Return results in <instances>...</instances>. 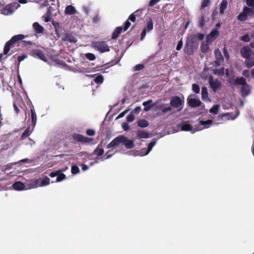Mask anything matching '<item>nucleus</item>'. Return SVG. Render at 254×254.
Returning <instances> with one entry per match:
<instances>
[{
	"instance_id": "nucleus-1",
	"label": "nucleus",
	"mask_w": 254,
	"mask_h": 254,
	"mask_svg": "<svg viewBox=\"0 0 254 254\" xmlns=\"http://www.w3.org/2000/svg\"><path fill=\"white\" fill-rule=\"evenodd\" d=\"M235 82L237 85H241L242 86L241 93L243 97L245 98L250 94L251 91V86L247 83L246 80L244 77H237Z\"/></svg>"
},
{
	"instance_id": "nucleus-2",
	"label": "nucleus",
	"mask_w": 254,
	"mask_h": 254,
	"mask_svg": "<svg viewBox=\"0 0 254 254\" xmlns=\"http://www.w3.org/2000/svg\"><path fill=\"white\" fill-rule=\"evenodd\" d=\"M50 183V180L47 177L33 180L29 183V189H35L39 187L46 186L48 185Z\"/></svg>"
},
{
	"instance_id": "nucleus-3",
	"label": "nucleus",
	"mask_w": 254,
	"mask_h": 254,
	"mask_svg": "<svg viewBox=\"0 0 254 254\" xmlns=\"http://www.w3.org/2000/svg\"><path fill=\"white\" fill-rule=\"evenodd\" d=\"M254 14V8L249 6H245L242 12L239 14L237 18L239 21H244L247 19L248 16H252Z\"/></svg>"
},
{
	"instance_id": "nucleus-4",
	"label": "nucleus",
	"mask_w": 254,
	"mask_h": 254,
	"mask_svg": "<svg viewBox=\"0 0 254 254\" xmlns=\"http://www.w3.org/2000/svg\"><path fill=\"white\" fill-rule=\"evenodd\" d=\"M156 143V140L152 141L149 144L147 149L144 148L141 150L137 151L132 153V155L135 156H144L148 155L150 152L152 150L153 147L155 145Z\"/></svg>"
},
{
	"instance_id": "nucleus-5",
	"label": "nucleus",
	"mask_w": 254,
	"mask_h": 254,
	"mask_svg": "<svg viewBox=\"0 0 254 254\" xmlns=\"http://www.w3.org/2000/svg\"><path fill=\"white\" fill-rule=\"evenodd\" d=\"M94 48L100 53H105L110 51L109 47L105 42L98 41L92 43Z\"/></svg>"
},
{
	"instance_id": "nucleus-6",
	"label": "nucleus",
	"mask_w": 254,
	"mask_h": 254,
	"mask_svg": "<svg viewBox=\"0 0 254 254\" xmlns=\"http://www.w3.org/2000/svg\"><path fill=\"white\" fill-rule=\"evenodd\" d=\"M19 6L20 4L18 2H14L7 4L2 9V13L5 15L11 14Z\"/></svg>"
},
{
	"instance_id": "nucleus-7",
	"label": "nucleus",
	"mask_w": 254,
	"mask_h": 254,
	"mask_svg": "<svg viewBox=\"0 0 254 254\" xmlns=\"http://www.w3.org/2000/svg\"><path fill=\"white\" fill-rule=\"evenodd\" d=\"M209 84L210 87L214 92L221 89L222 84L220 81L218 79H214L212 76L209 77Z\"/></svg>"
},
{
	"instance_id": "nucleus-8",
	"label": "nucleus",
	"mask_w": 254,
	"mask_h": 254,
	"mask_svg": "<svg viewBox=\"0 0 254 254\" xmlns=\"http://www.w3.org/2000/svg\"><path fill=\"white\" fill-rule=\"evenodd\" d=\"M194 95H190L187 98V102L188 105L192 108L198 107L201 106L202 105H203V103L199 100V98H195L193 97Z\"/></svg>"
},
{
	"instance_id": "nucleus-9",
	"label": "nucleus",
	"mask_w": 254,
	"mask_h": 254,
	"mask_svg": "<svg viewBox=\"0 0 254 254\" xmlns=\"http://www.w3.org/2000/svg\"><path fill=\"white\" fill-rule=\"evenodd\" d=\"M63 170H58L51 173L49 176L51 178L57 177L56 182H60L66 179V176L63 173Z\"/></svg>"
},
{
	"instance_id": "nucleus-10",
	"label": "nucleus",
	"mask_w": 254,
	"mask_h": 254,
	"mask_svg": "<svg viewBox=\"0 0 254 254\" xmlns=\"http://www.w3.org/2000/svg\"><path fill=\"white\" fill-rule=\"evenodd\" d=\"M182 103L183 100L178 96H173L171 99V106L175 108H179V111H181L182 109Z\"/></svg>"
},
{
	"instance_id": "nucleus-11",
	"label": "nucleus",
	"mask_w": 254,
	"mask_h": 254,
	"mask_svg": "<svg viewBox=\"0 0 254 254\" xmlns=\"http://www.w3.org/2000/svg\"><path fill=\"white\" fill-rule=\"evenodd\" d=\"M213 122L211 120H208L207 121H200L199 122V125L202 126V127H200L199 126H197L195 128V130L192 131V133H193L197 131L201 130L203 129L208 128L210 127L212 125Z\"/></svg>"
},
{
	"instance_id": "nucleus-12",
	"label": "nucleus",
	"mask_w": 254,
	"mask_h": 254,
	"mask_svg": "<svg viewBox=\"0 0 254 254\" xmlns=\"http://www.w3.org/2000/svg\"><path fill=\"white\" fill-rule=\"evenodd\" d=\"M219 31L216 29H214L206 37V42L208 43H211L214 41L218 36Z\"/></svg>"
},
{
	"instance_id": "nucleus-13",
	"label": "nucleus",
	"mask_w": 254,
	"mask_h": 254,
	"mask_svg": "<svg viewBox=\"0 0 254 254\" xmlns=\"http://www.w3.org/2000/svg\"><path fill=\"white\" fill-rule=\"evenodd\" d=\"M123 135H120L115 138L108 145H107L108 148H110L119 145L120 144L122 143Z\"/></svg>"
},
{
	"instance_id": "nucleus-14",
	"label": "nucleus",
	"mask_w": 254,
	"mask_h": 254,
	"mask_svg": "<svg viewBox=\"0 0 254 254\" xmlns=\"http://www.w3.org/2000/svg\"><path fill=\"white\" fill-rule=\"evenodd\" d=\"M32 55L35 58H39L44 62H47V60L44 53L40 50H35L32 51Z\"/></svg>"
},
{
	"instance_id": "nucleus-15",
	"label": "nucleus",
	"mask_w": 254,
	"mask_h": 254,
	"mask_svg": "<svg viewBox=\"0 0 254 254\" xmlns=\"http://www.w3.org/2000/svg\"><path fill=\"white\" fill-rule=\"evenodd\" d=\"M201 99L202 100H203L205 102H211V99L208 96V91H207V88L205 86H203L201 88Z\"/></svg>"
},
{
	"instance_id": "nucleus-16",
	"label": "nucleus",
	"mask_w": 254,
	"mask_h": 254,
	"mask_svg": "<svg viewBox=\"0 0 254 254\" xmlns=\"http://www.w3.org/2000/svg\"><path fill=\"white\" fill-rule=\"evenodd\" d=\"M72 137L74 139L77 140L78 141L84 143L89 142L91 140L90 138L85 137L81 134L77 133L73 134Z\"/></svg>"
},
{
	"instance_id": "nucleus-17",
	"label": "nucleus",
	"mask_w": 254,
	"mask_h": 254,
	"mask_svg": "<svg viewBox=\"0 0 254 254\" xmlns=\"http://www.w3.org/2000/svg\"><path fill=\"white\" fill-rule=\"evenodd\" d=\"M214 55L216 58V64L220 65L223 62V58L220 51L218 49H215L214 51Z\"/></svg>"
},
{
	"instance_id": "nucleus-18",
	"label": "nucleus",
	"mask_w": 254,
	"mask_h": 254,
	"mask_svg": "<svg viewBox=\"0 0 254 254\" xmlns=\"http://www.w3.org/2000/svg\"><path fill=\"white\" fill-rule=\"evenodd\" d=\"M122 144L125 145L127 149H131L134 146V140L128 139L127 137L123 135Z\"/></svg>"
},
{
	"instance_id": "nucleus-19",
	"label": "nucleus",
	"mask_w": 254,
	"mask_h": 254,
	"mask_svg": "<svg viewBox=\"0 0 254 254\" xmlns=\"http://www.w3.org/2000/svg\"><path fill=\"white\" fill-rule=\"evenodd\" d=\"M241 53L242 57L246 59L251 57L252 54V50L250 48L248 47H245L241 49Z\"/></svg>"
},
{
	"instance_id": "nucleus-20",
	"label": "nucleus",
	"mask_w": 254,
	"mask_h": 254,
	"mask_svg": "<svg viewBox=\"0 0 254 254\" xmlns=\"http://www.w3.org/2000/svg\"><path fill=\"white\" fill-rule=\"evenodd\" d=\"M152 103V100H148L146 101L143 102L142 105L144 106V111L148 112L150 111L152 108L154 106V104H151Z\"/></svg>"
},
{
	"instance_id": "nucleus-21",
	"label": "nucleus",
	"mask_w": 254,
	"mask_h": 254,
	"mask_svg": "<svg viewBox=\"0 0 254 254\" xmlns=\"http://www.w3.org/2000/svg\"><path fill=\"white\" fill-rule=\"evenodd\" d=\"M181 130L183 131H190L192 132L195 129H192V126L187 122L182 123L181 125Z\"/></svg>"
},
{
	"instance_id": "nucleus-22",
	"label": "nucleus",
	"mask_w": 254,
	"mask_h": 254,
	"mask_svg": "<svg viewBox=\"0 0 254 254\" xmlns=\"http://www.w3.org/2000/svg\"><path fill=\"white\" fill-rule=\"evenodd\" d=\"M64 12L67 15L74 14L76 12V10L72 5H67L65 9Z\"/></svg>"
},
{
	"instance_id": "nucleus-23",
	"label": "nucleus",
	"mask_w": 254,
	"mask_h": 254,
	"mask_svg": "<svg viewBox=\"0 0 254 254\" xmlns=\"http://www.w3.org/2000/svg\"><path fill=\"white\" fill-rule=\"evenodd\" d=\"M33 28L37 33L41 34L43 33L44 28L41 26L38 22H34L33 24Z\"/></svg>"
},
{
	"instance_id": "nucleus-24",
	"label": "nucleus",
	"mask_w": 254,
	"mask_h": 254,
	"mask_svg": "<svg viewBox=\"0 0 254 254\" xmlns=\"http://www.w3.org/2000/svg\"><path fill=\"white\" fill-rule=\"evenodd\" d=\"M12 187L16 190H22L25 188V185L21 182H16L13 184Z\"/></svg>"
},
{
	"instance_id": "nucleus-25",
	"label": "nucleus",
	"mask_w": 254,
	"mask_h": 254,
	"mask_svg": "<svg viewBox=\"0 0 254 254\" xmlns=\"http://www.w3.org/2000/svg\"><path fill=\"white\" fill-rule=\"evenodd\" d=\"M137 137L138 138H147L149 137V133L144 130H138L136 132Z\"/></svg>"
},
{
	"instance_id": "nucleus-26",
	"label": "nucleus",
	"mask_w": 254,
	"mask_h": 254,
	"mask_svg": "<svg viewBox=\"0 0 254 254\" xmlns=\"http://www.w3.org/2000/svg\"><path fill=\"white\" fill-rule=\"evenodd\" d=\"M122 31L123 28L122 27H117L112 34V38L113 39H116L118 37L119 35L121 33Z\"/></svg>"
},
{
	"instance_id": "nucleus-27",
	"label": "nucleus",
	"mask_w": 254,
	"mask_h": 254,
	"mask_svg": "<svg viewBox=\"0 0 254 254\" xmlns=\"http://www.w3.org/2000/svg\"><path fill=\"white\" fill-rule=\"evenodd\" d=\"M245 64L248 67H251L254 65V57H249L246 59Z\"/></svg>"
},
{
	"instance_id": "nucleus-28",
	"label": "nucleus",
	"mask_w": 254,
	"mask_h": 254,
	"mask_svg": "<svg viewBox=\"0 0 254 254\" xmlns=\"http://www.w3.org/2000/svg\"><path fill=\"white\" fill-rule=\"evenodd\" d=\"M31 114L32 125H33V127H34L35 126L36 124L37 116H36V114L34 109L31 110Z\"/></svg>"
},
{
	"instance_id": "nucleus-29",
	"label": "nucleus",
	"mask_w": 254,
	"mask_h": 254,
	"mask_svg": "<svg viewBox=\"0 0 254 254\" xmlns=\"http://www.w3.org/2000/svg\"><path fill=\"white\" fill-rule=\"evenodd\" d=\"M227 1L226 0H223L221 3L220 7V13L221 14H223L224 10L226 9L227 7Z\"/></svg>"
},
{
	"instance_id": "nucleus-30",
	"label": "nucleus",
	"mask_w": 254,
	"mask_h": 254,
	"mask_svg": "<svg viewBox=\"0 0 254 254\" xmlns=\"http://www.w3.org/2000/svg\"><path fill=\"white\" fill-rule=\"evenodd\" d=\"M219 108V105L218 104L214 105L210 110L209 112L212 114H217Z\"/></svg>"
},
{
	"instance_id": "nucleus-31",
	"label": "nucleus",
	"mask_w": 254,
	"mask_h": 254,
	"mask_svg": "<svg viewBox=\"0 0 254 254\" xmlns=\"http://www.w3.org/2000/svg\"><path fill=\"white\" fill-rule=\"evenodd\" d=\"M33 128H34L33 127L31 129H30V128L29 127L27 128L25 130V131L23 132V133L22 134V137L24 138L27 136H28L31 133V132L33 131Z\"/></svg>"
},
{
	"instance_id": "nucleus-32",
	"label": "nucleus",
	"mask_w": 254,
	"mask_h": 254,
	"mask_svg": "<svg viewBox=\"0 0 254 254\" xmlns=\"http://www.w3.org/2000/svg\"><path fill=\"white\" fill-rule=\"evenodd\" d=\"M104 78L102 75H97L94 79V81L97 84H102L103 82Z\"/></svg>"
},
{
	"instance_id": "nucleus-33",
	"label": "nucleus",
	"mask_w": 254,
	"mask_h": 254,
	"mask_svg": "<svg viewBox=\"0 0 254 254\" xmlns=\"http://www.w3.org/2000/svg\"><path fill=\"white\" fill-rule=\"evenodd\" d=\"M146 28L148 32L151 31L153 28V21L150 18L147 23V27Z\"/></svg>"
},
{
	"instance_id": "nucleus-34",
	"label": "nucleus",
	"mask_w": 254,
	"mask_h": 254,
	"mask_svg": "<svg viewBox=\"0 0 254 254\" xmlns=\"http://www.w3.org/2000/svg\"><path fill=\"white\" fill-rule=\"evenodd\" d=\"M148 122L144 120H140L138 123V126L141 127H145L148 126Z\"/></svg>"
},
{
	"instance_id": "nucleus-35",
	"label": "nucleus",
	"mask_w": 254,
	"mask_h": 254,
	"mask_svg": "<svg viewBox=\"0 0 254 254\" xmlns=\"http://www.w3.org/2000/svg\"><path fill=\"white\" fill-rule=\"evenodd\" d=\"M71 172L73 175H76L79 173V168L76 165H73L71 168Z\"/></svg>"
},
{
	"instance_id": "nucleus-36",
	"label": "nucleus",
	"mask_w": 254,
	"mask_h": 254,
	"mask_svg": "<svg viewBox=\"0 0 254 254\" xmlns=\"http://www.w3.org/2000/svg\"><path fill=\"white\" fill-rule=\"evenodd\" d=\"M94 153L95 155L100 156L104 153V150L98 147L94 150Z\"/></svg>"
},
{
	"instance_id": "nucleus-37",
	"label": "nucleus",
	"mask_w": 254,
	"mask_h": 254,
	"mask_svg": "<svg viewBox=\"0 0 254 254\" xmlns=\"http://www.w3.org/2000/svg\"><path fill=\"white\" fill-rule=\"evenodd\" d=\"M200 49L201 52L205 53L208 52L209 50V46L207 44H205L203 43L201 45Z\"/></svg>"
},
{
	"instance_id": "nucleus-38",
	"label": "nucleus",
	"mask_w": 254,
	"mask_h": 254,
	"mask_svg": "<svg viewBox=\"0 0 254 254\" xmlns=\"http://www.w3.org/2000/svg\"><path fill=\"white\" fill-rule=\"evenodd\" d=\"M224 73H225V72H224V68L217 69L215 70L214 71V73L215 75H219V76L223 75L224 74Z\"/></svg>"
},
{
	"instance_id": "nucleus-39",
	"label": "nucleus",
	"mask_w": 254,
	"mask_h": 254,
	"mask_svg": "<svg viewBox=\"0 0 254 254\" xmlns=\"http://www.w3.org/2000/svg\"><path fill=\"white\" fill-rule=\"evenodd\" d=\"M192 90L195 93H198L200 91V88L198 84H193L192 85Z\"/></svg>"
},
{
	"instance_id": "nucleus-40",
	"label": "nucleus",
	"mask_w": 254,
	"mask_h": 254,
	"mask_svg": "<svg viewBox=\"0 0 254 254\" xmlns=\"http://www.w3.org/2000/svg\"><path fill=\"white\" fill-rule=\"evenodd\" d=\"M85 56V57L90 61H94L96 58L95 55L92 53H86Z\"/></svg>"
},
{
	"instance_id": "nucleus-41",
	"label": "nucleus",
	"mask_w": 254,
	"mask_h": 254,
	"mask_svg": "<svg viewBox=\"0 0 254 254\" xmlns=\"http://www.w3.org/2000/svg\"><path fill=\"white\" fill-rule=\"evenodd\" d=\"M141 10H137L136 11H135L133 13H132L128 17V20H130L132 22H134L135 21V15H134L135 13H137L138 12H141Z\"/></svg>"
},
{
	"instance_id": "nucleus-42",
	"label": "nucleus",
	"mask_w": 254,
	"mask_h": 254,
	"mask_svg": "<svg viewBox=\"0 0 254 254\" xmlns=\"http://www.w3.org/2000/svg\"><path fill=\"white\" fill-rule=\"evenodd\" d=\"M193 37L194 38H197L198 41H201L203 39L204 35L202 33H198L196 35H193Z\"/></svg>"
},
{
	"instance_id": "nucleus-43",
	"label": "nucleus",
	"mask_w": 254,
	"mask_h": 254,
	"mask_svg": "<svg viewBox=\"0 0 254 254\" xmlns=\"http://www.w3.org/2000/svg\"><path fill=\"white\" fill-rule=\"evenodd\" d=\"M248 6L254 8V0H245Z\"/></svg>"
},
{
	"instance_id": "nucleus-44",
	"label": "nucleus",
	"mask_w": 254,
	"mask_h": 254,
	"mask_svg": "<svg viewBox=\"0 0 254 254\" xmlns=\"http://www.w3.org/2000/svg\"><path fill=\"white\" fill-rule=\"evenodd\" d=\"M241 40L245 42H248L250 41V37L248 34H245L242 36Z\"/></svg>"
},
{
	"instance_id": "nucleus-45",
	"label": "nucleus",
	"mask_w": 254,
	"mask_h": 254,
	"mask_svg": "<svg viewBox=\"0 0 254 254\" xmlns=\"http://www.w3.org/2000/svg\"><path fill=\"white\" fill-rule=\"evenodd\" d=\"M82 11L86 14H88L90 11V7L88 5H83L82 8Z\"/></svg>"
},
{
	"instance_id": "nucleus-46",
	"label": "nucleus",
	"mask_w": 254,
	"mask_h": 254,
	"mask_svg": "<svg viewBox=\"0 0 254 254\" xmlns=\"http://www.w3.org/2000/svg\"><path fill=\"white\" fill-rule=\"evenodd\" d=\"M144 66L143 64H138L136 65L134 67L133 70L134 71H139V70L142 69L144 68Z\"/></svg>"
},
{
	"instance_id": "nucleus-47",
	"label": "nucleus",
	"mask_w": 254,
	"mask_h": 254,
	"mask_svg": "<svg viewBox=\"0 0 254 254\" xmlns=\"http://www.w3.org/2000/svg\"><path fill=\"white\" fill-rule=\"evenodd\" d=\"M127 120L128 122H131L134 120V116L132 113L127 116Z\"/></svg>"
},
{
	"instance_id": "nucleus-48",
	"label": "nucleus",
	"mask_w": 254,
	"mask_h": 254,
	"mask_svg": "<svg viewBox=\"0 0 254 254\" xmlns=\"http://www.w3.org/2000/svg\"><path fill=\"white\" fill-rule=\"evenodd\" d=\"M129 109H127L126 110L120 113L117 117V119H120L124 117L125 115L129 111Z\"/></svg>"
},
{
	"instance_id": "nucleus-49",
	"label": "nucleus",
	"mask_w": 254,
	"mask_h": 254,
	"mask_svg": "<svg viewBox=\"0 0 254 254\" xmlns=\"http://www.w3.org/2000/svg\"><path fill=\"white\" fill-rule=\"evenodd\" d=\"M185 52L188 55H190L192 53V50L189 47V45L188 44L185 47Z\"/></svg>"
},
{
	"instance_id": "nucleus-50",
	"label": "nucleus",
	"mask_w": 254,
	"mask_h": 254,
	"mask_svg": "<svg viewBox=\"0 0 254 254\" xmlns=\"http://www.w3.org/2000/svg\"><path fill=\"white\" fill-rule=\"evenodd\" d=\"M86 133L88 135H89V136H93L95 134V131L93 129H88L87 130H86Z\"/></svg>"
},
{
	"instance_id": "nucleus-51",
	"label": "nucleus",
	"mask_w": 254,
	"mask_h": 254,
	"mask_svg": "<svg viewBox=\"0 0 254 254\" xmlns=\"http://www.w3.org/2000/svg\"><path fill=\"white\" fill-rule=\"evenodd\" d=\"M210 0H204L202 3L201 7L202 8H204L205 7L208 5L210 3Z\"/></svg>"
},
{
	"instance_id": "nucleus-52",
	"label": "nucleus",
	"mask_w": 254,
	"mask_h": 254,
	"mask_svg": "<svg viewBox=\"0 0 254 254\" xmlns=\"http://www.w3.org/2000/svg\"><path fill=\"white\" fill-rule=\"evenodd\" d=\"M27 58V56L26 55H22L21 56H18L17 59L18 62L20 63L23 61L24 60Z\"/></svg>"
},
{
	"instance_id": "nucleus-53",
	"label": "nucleus",
	"mask_w": 254,
	"mask_h": 254,
	"mask_svg": "<svg viewBox=\"0 0 254 254\" xmlns=\"http://www.w3.org/2000/svg\"><path fill=\"white\" fill-rule=\"evenodd\" d=\"M147 31V30H146V27H145V28L143 29V30H142V32H141V40H142L144 38V37H145L146 34V31Z\"/></svg>"
},
{
	"instance_id": "nucleus-54",
	"label": "nucleus",
	"mask_w": 254,
	"mask_h": 254,
	"mask_svg": "<svg viewBox=\"0 0 254 254\" xmlns=\"http://www.w3.org/2000/svg\"><path fill=\"white\" fill-rule=\"evenodd\" d=\"M122 127L125 131H127L129 129V126L127 123H123L122 125Z\"/></svg>"
},
{
	"instance_id": "nucleus-55",
	"label": "nucleus",
	"mask_w": 254,
	"mask_h": 254,
	"mask_svg": "<svg viewBox=\"0 0 254 254\" xmlns=\"http://www.w3.org/2000/svg\"><path fill=\"white\" fill-rule=\"evenodd\" d=\"M183 44V41L182 40L179 41L177 44L176 50L178 51H180L182 48Z\"/></svg>"
},
{
	"instance_id": "nucleus-56",
	"label": "nucleus",
	"mask_w": 254,
	"mask_h": 254,
	"mask_svg": "<svg viewBox=\"0 0 254 254\" xmlns=\"http://www.w3.org/2000/svg\"><path fill=\"white\" fill-rule=\"evenodd\" d=\"M160 0H151L149 3L150 6H153L156 3H157Z\"/></svg>"
},
{
	"instance_id": "nucleus-57",
	"label": "nucleus",
	"mask_w": 254,
	"mask_h": 254,
	"mask_svg": "<svg viewBox=\"0 0 254 254\" xmlns=\"http://www.w3.org/2000/svg\"><path fill=\"white\" fill-rule=\"evenodd\" d=\"M236 80V79H230L229 80V84L231 87H233L235 85L237 84L235 82Z\"/></svg>"
},
{
	"instance_id": "nucleus-58",
	"label": "nucleus",
	"mask_w": 254,
	"mask_h": 254,
	"mask_svg": "<svg viewBox=\"0 0 254 254\" xmlns=\"http://www.w3.org/2000/svg\"><path fill=\"white\" fill-rule=\"evenodd\" d=\"M223 54L226 59H228L229 58L228 52L225 47L223 48Z\"/></svg>"
},
{
	"instance_id": "nucleus-59",
	"label": "nucleus",
	"mask_w": 254,
	"mask_h": 254,
	"mask_svg": "<svg viewBox=\"0 0 254 254\" xmlns=\"http://www.w3.org/2000/svg\"><path fill=\"white\" fill-rule=\"evenodd\" d=\"M130 25V22L128 21V20L126 21V22H125V24L124 29V31H126L129 28Z\"/></svg>"
},
{
	"instance_id": "nucleus-60",
	"label": "nucleus",
	"mask_w": 254,
	"mask_h": 254,
	"mask_svg": "<svg viewBox=\"0 0 254 254\" xmlns=\"http://www.w3.org/2000/svg\"><path fill=\"white\" fill-rule=\"evenodd\" d=\"M172 108L170 107L164 108L162 109V112L164 113L168 112L171 110Z\"/></svg>"
},
{
	"instance_id": "nucleus-61",
	"label": "nucleus",
	"mask_w": 254,
	"mask_h": 254,
	"mask_svg": "<svg viewBox=\"0 0 254 254\" xmlns=\"http://www.w3.org/2000/svg\"><path fill=\"white\" fill-rule=\"evenodd\" d=\"M204 19L203 18V17H201L199 21V25L200 27H202L204 25Z\"/></svg>"
},
{
	"instance_id": "nucleus-62",
	"label": "nucleus",
	"mask_w": 254,
	"mask_h": 254,
	"mask_svg": "<svg viewBox=\"0 0 254 254\" xmlns=\"http://www.w3.org/2000/svg\"><path fill=\"white\" fill-rule=\"evenodd\" d=\"M28 161H29V160L27 158H25V159H22V160H20L19 161H18L17 162L14 163V164H19L20 163L28 162Z\"/></svg>"
},
{
	"instance_id": "nucleus-63",
	"label": "nucleus",
	"mask_w": 254,
	"mask_h": 254,
	"mask_svg": "<svg viewBox=\"0 0 254 254\" xmlns=\"http://www.w3.org/2000/svg\"><path fill=\"white\" fill-rule=\"evenodd\" d=\"M242 74L246 76V77H249L250 75L249 70H245L243 71Z\"/></svg>"
},
{
	"instance_id": "nucleus-64",
	"label": "nucleus",
	"mask_w": 254,
	"mask_h": 254,
	"mask_svg": "<svg viewBox=\"0 0 254 254\" xmlns=\"http://www.w3.org/2000/svg\"><path fill=\"white\" fill-rule=\"evenodd\" d=\"M140 111H141V108L139 106L135 107V109H134V112L135 114H138Z\"/></svg>"
}]
</instances>
